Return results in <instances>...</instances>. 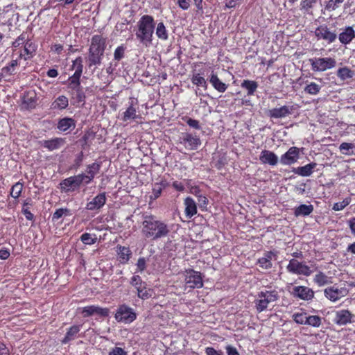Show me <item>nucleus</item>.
I'll return each mask as SVG.
<instances>
[{
	"instance_id": "nucleus-1",
	"label": "nucleus",
	"mask_w": 355,
	"mask_h": 355,
	"mask_svg": "<svg viewBox=\"0 0 355 355\" xmlns=\"http://www.w3.org/2000/svg\"><path fill=\"white\" fill-rule=\"evenodd\" d=\"M142 234L146 239L158 240L168 236L170 229L164 222L157 220L154 216H146L142 223Z\"/></svg>"
},
{
	"instance_id": "nucleus-2",
	"label": "nucleus",
	"mask_w": 355,
	"mask_h": 355,
	"mask_svg": "<svg viewBox=\"0 0 355 355\" xmlns=\"http://www.w3.org/2000/svg\"><path fill=\"white\" fill-rule=\"evenodd\" d=\"M155 23L150 15H144L137 22L138 30L136 37L139 42L148 46L152 43Z\"/></svg>"
},
{
	"instance_id": "nucleus-3",
	"label": "nucleus",
	"mask_w": 355,
	"mask_h": 355,
	"mask_svg": "<svg viewBox=\"0 0 355 355\" xmlns=\"http://www.w3.org/2000/svg\"><path fill=\"white\" fill-rule=\"evenodd\" d=\"M105 48V41L101 35H94L91 40L89 50V66L98 65L101 62Z\"/></svg>"
},
{
	"instance_id": "nucleus-4",
	"label": "nucleus",
	"mask_w": 355,
	"mask_h": 355,
	"mask_svg": "<svg viewBox=\"0 0 355 355\" xmlns=\"http://www.w3.org/2000/svg\"><path fill=\"white\" fill-rule=\"evenodd\" d=\"M278 299V293L276 291H261L258 294V299L255 301L256 309L258 312L266 310L270 302H274Z\"/></svg>"
},
{
	"instance_id": "nucleus-5",
	"label": "nucleus",
	"mask_w": 355,
	"mask_h": 355,
	"mask_svg": "<svg viewBox=\"0 0 355 355\" xmlns=\"http://www.w3.org/2000/svg\"><path fill=\"white\" fill-rule=\"evenodd\" d=\"M313 71H324L333 69L336 65V61L332 58H318L309 60Z\"/></svg>"
},
{
	"instance_id": "nucleus-6",
	"label": "nucleus",
	"mask_w": 355,
	"mask_h": 355,
	"mask_svg": "<svg viewBox=\"0 0 355 355\" xmlns=\"http://www.w3.org/2000/svg\"><path fill=\"white\" fill-rule=\"evenodd\" d=\"M83 183H84L83 178L78 174L62 180L60 183V188L62 192L69 193L79 189Z\"/></svg>"
},
{
	"instance_id": "nucleus-7",
	"label": "nucleus",
	"mask_w": 355,
	"mask_h": 355,
	"mask_svg": "<svg viewBox=\"0 0 355 355\" xmlns=\"http://www.w3.org/2000/svg\"><path fill=\"white\" fill-rule=\"evenodd\" d=\"M115 319L118 322L129 324L136 319V313L133 309L125 304L121 305L115 314Z\"/></svg>"
},
{
	"instance_id": "nucleus-8",
	"label": "nucleus",
	"mask_w": 355,
	"mask_h": 355,
	"mask_svg": "<svg viewBox=\"0 0 355 355\" xmlns=\"http://www.w3.org/2000/svg\"><path fill=\"white\" fill-rule=\"evenodd\" d=\"M314 34L318 40H322L328 44L334 42L337 38L336 33L331 31L326 24L318 26L315 30Z\"/></svg>"
},
{
	"instance_id": "nucleus-9",
	"label": "nucleus",
	"mask_w": 355,
	"mask_h": 355,
	"mask_svg": "<svg viewBox=\"0 0 355 355\" xmlns=\"http://www.w3.org/2000/svg\"><path fill=\"white\" fill-rule=\"evenodd\" d=\"M324 296L331 302H336L348 294V290L345 287L332 286L327 287L324 291Z\"/></svg>"
},
{
	"instance_id": "nucleus-10",
	"label": "nucleus",
	"mask_w": 355,
	"mask_h": 355,
	"mask_svg": "<svg viewBox=\"0 0 355 355\" xmlns=\"http://www.w3.org/2000/svg\"><path fill=\"white\" fill-rule=\"evenodd\" d=\"M185 282L190 288H202L203 286L200 273L193 270H186Z\"/></svg>"
},
{
	"instance_id": "nucleus-11",
	"label": "nucleus",
	"mask_w": 355,
	"mask_h": 355,
	"mask_svg": "<svg viewBox=\"0 0 355 355\" xmlns=\"http://www.w3.org/2000/svg\"><path fill=\"white\" fill-rule=\"evenodd\" d=\"M286 268L288 272L297 275L309 276L312 273L311 270L308 266L299 262L295 259L290 260Z\"/></svg>"
},
{
	"instance_id": "nucleus-12",
	"label": "nucleus",
	"mask_w": 355,
	"mask_h": 355,
	"mask_svg": "<svg viewBox=\"0 0 355 355\" xmlns=\"http://www.w3.org/2000/svg\"><path fill=\"white\" fill-rule=\"evenodd\" d=\"M334 322L338 325H346L355 322V315L349 310H340L336 312Z\"/></svg>"
},
{
	"instance_id": "nucleus-13",
	"label": "nucleus",
	"mask_w": 355,
	"mask_h": 355,
	"mask_svg": "<svg viewBox=\"0 0 355 355\" xmlns=\"http://www.w3.org/2000/svg\"><path fill=\"white\" fill-rule=\"evenodd\" d=\"M180 143L189 150H196L201 144L200 139L197 136L190 133H184L180 137Z\"/></svg>"
},
{
	"instance_id": "nucleus-14",
	"label": "nucleus",
	"mask_w": 355,
	"mask_h": 355,
	"mask_svg": "<svg viewBox=\"0 0 355 355\" xmlns=\"http://www.w3.org/2000/svg\"><path fill=\"white\" fill-rule=\"evenodd\" d=\"M106 200L105 193H101L87 202L85 209L88 211L99 210L105 205Z\"/></svg>"
},
{
	"instance_id": "nucleus-15",
	"label": "nucleus",
	"mask_w": 355,
	"mask_h": 355,
	"mask_svg": "<svg viewBox=\"0 0 355 355\" xmlns=\"http://www.w3.org/2000/svg\"><path fill=\"white\" fill-rule=\"evenodd\" d=\"M109 312L110 311L107 308H101L94 305L83 307L81 311V313L83 317H89L94 315L107 317L109 315Z\"/></svg>"
},
{
	"instance_id": "nucleus-16",
	"label": "nucleus",
	"mask_w": 355,
	"mask_h": 355,
	"mask_svg": "<svg viewBox=\"0 0 355 355\" xmlns=\"http://www.w3.org/2000/svg\"><path fill=\"white\" fill-rule=\"evenodd\" d=\"M299 158V148L291 147L286 153L280 157V163L283 165H291L295 163Z\"/></svg>"
},
{
	"instance_id": "nucleus-17",
	"label": "nucleus",
	"mask_w": 355,
	"mask_h": 355,
	"mask_svg": "<svg viewBox=\"0 0 355 355\" xmlns=\"http://www.w3.org/2000/svg\"><path fill=\"white\" fill-rule=\"evenodd\" d=\"M100 168H101V164L99 163L94 162L91 164H89L87 166V169H86L87 174H85V173L80 174L81 178H83L84 183L85 184H89L93 180L95 175L99 173Z\"/></svg>"
},
{
	"instance_id": "nucleus-18",
	"label": "nucleus",
	"mask_w": 355,
	"mask_h": 355,
	"mask_svg": "<svg viewBox=\"0 0 355 355\" xmlns=\"http://www.w3.org/2000/svg\"><path fill=\"white\" fill-rule=\"evenodd\" d=\"M294 297L303 300H310L314 297V292L310 288L306 286H295L292 292Z\"/></svg>"
},
{
	"instance_id": "nucleus-19",
	"label": "nucleus",
	"mask_w": 355,
	"mask_h": 355,
	"mask_svg": "<svg viewBox=\"0 0 355 355\" xmlns=\"http://www.w3.org/2000/svg\"><path fill=\"white\" fill-rule=\"evenodd\" d=\"M337 37L342 44H349L355 38V31L352 26H346L342 29Z\"/></svg>"
},
{
	"instance_id": "nucleus-20",
	"label": "nucleus",
	"mask_w": 355,
	"mask_h": 355,
	"mask_svg": "<svg viewBox=\"0 0 355 355\" xmlns=\"http://www.w3.org/2000/svg\"><path fill=\"white\" fill-rule=\"evenodd\" d=\"M259 160L262 164L275 166L278 163V157L272 151L263 150L261 152Z\"/></svg>"
},
{
	"instance_id": "nucleus-21",
	"label": "nucleus",
	"mask_w": 355,
	"mask_h": 355,
	"mask_svg": "<svg viewBox=\"0 0 355 355\" xmlns=\"http://www.w3.org/2000/svg\"><path fill=\"white\" fill-rule=\"evenodd\" d=\"M293 110V106H282L281 107H276L269 111V116L271 118L279 119L284 118L292 114Z\"/></svg>"
},
{
	"instance_id": "nucleus-22",
	"label": "nucleus",
	"mask_w": 355,
	"mask_h": 355,
	"mask_svg": "<svg viewBox=\"0 0 355 355\" xmlns=\"http://www.w3.org/2000/svg\"><path fill=\"white\" fill-rule=\"evenodd\" d=\"M41 146L52 151L61 148L65 144V139L62 138H54L49 140L40 141Z\"/></svg>"
},
{
	"instance_id": "nucleus-23",
	"label": "nucleus",
	"mask_w": 355,
	"mask_h": 355,
	"mask_svg": "<svg viewBox=\"0 0 355 355\" xmlns=\"http://www.w3.org/2000/svg\"><path fill=\"white\" fill-rule=\"evenodd\" d=\"M316 166V163L311 162L304 166L294 168L293 169V172L302 177H309L313 173V169L315 168Z\"/></svg>"
},
{
	"instance_id": "nucleus-24",
	"label": "nucleus",
	"mask_w": 355,
	"mask_h": 355,
	"mask_svg": "<svg viewBox=\"0 0 355 355\" xmlns=\"http://www.w3.org/2000/svg\"><path fill=\"white\" fill-rule=\"evenodd\" d=\"M185 214L189 218H191L197 213V207L196 202L190 197H187L184 200Z\"/></svg>"
},
{
	"instance_id": "nucleus-25",
	"label": "nucleus",
	"mask_w": 355,
	"mask_h": 355,
	"mask_svg": "<svg viewBox=\"0 0 355 355\" xmlns=\"http://www.w3.org/2000/svg\"><path fill=\"white\" fill-rule=\"evenodd\" d=\"M209 82L214 88L219 92H224L227 88V85L222 82L218 76L214 73L209 76Z\"/></svg>"
},
{
	"instance_id": "nucleus-26",
	"label": "nucleus",
	"mask_w": 355,
	"mask_h": 355,
	"mask_svg": "<svg viewBox=\"0 0 355 355\" xmlns=\"http://www.w3.org/2000/svg\"><path fill=\"white\" fill-rule=\"evenodd\" d=\"M81 325H73L68 329L62 343L67 344L76 338L78 333L80 330Z\"/></svg>"
},
{
	"instance_id": "nucleus-27",
	"label": "nucleus",
	"mask_w": 355,
	"mask_h": 355,
	"mask_svg": "<svg viewBox=\"0 0 355 355\" xmlns=\"http://www.w3.org/2000/svg\"><path fill=\"white\" fill-rule=\"evenodd\" d=\"M313 211L312 205H301L295 209L294 214L295 216H306L310 215Z\"/></svg>"
},
{
	"instance_id": "nucleus-28",
	"label": "nucleus",
	"mask_w": 355,
	"mask_h": 355,
	"mask_svg": "<svg viewBox=\"0 0 355 355\" xmlns=\"http://www.w3.org/2000/svg\"><path fill=\"white\" fill-rule=\"evenodd\" d=\"M76 127L75 121L71 118H63L58 123V128L61 131H67Z\"/></svg>"
},
{
	"instance_id": "nucleus-29",
	"label": "nucleus",
	"mask_w": 355,
	"mask_h": 355,
	"mask_svg": "<svg viewBox=\"0 0 355 355\" xmlns=\"http://www.w3.org/2000/svg\"><path fill=\"white\" fill-rule=\"evenodd\" d=\"M36 51V46L31 42H27L24 46V53H21L19 57L24 58V60H27L32 58Z\"/></svg>"
},
{
	"instance_id": "nucleus-30",
	"label": "nucleus",
	"mask_w": 355,
	"mask_h": 355,
	"mask_svg": "<svg viewBox=\"0 0 355 355\" xmlns=\"http://www.w3.org/2000/svg\"><path fill=\"white\" fill-rule=\"evenodd\" d=\"M274 254L272 252H268L263 257L259 259L258 264L263 269H269L272 267V258Z\"/></svg>"
},
{
	"instance_id": "nucleus-31",
	"label": "nucleus",
	"mask_w": 355,
	"mask_h": 355,
	"mask_svg": "<svg viewBox=\"0 0 355 355\" xmlns=\"http://www.w3.org/2000/svg\"><path fill=\"white\" fill-rule=\"evenodd\" d=\"M241 86L248 90V95H253L258 87V83L254 80H244Z\"/></svg>"
},
{
	"instance_id": "nucleus-32",
	"label": "nucleus",
	"mask_w": 355,
	"mask_h": 355,
	"mask_svg": "<svg viewBox=\"0 0 355 355\" xmlns=\"http://www.w3.org/2000/svg\"><path fill=\"white\" fill-rule=\"evenodd\" d=\"M68 105V98L65 96H60L54 101L52 107L54 109L63 110L65 109Z\"/></svg>"
},
{
	"instance_id": "nucleus-33",
	"label": "nucleus",
	"mask_w": 355,
	"mask_h": 355,
	"mask_svg": "<svg viewBox=\"0 0 355 355\" xmlns=\"http://www.w3.org/2000/svg\"><path fill=\"white\" fill-rule=\"evenodd\" d=\"M337 76L341 80H345L347 79L353 78L354 76V72L349 69L348 67H345L340 68L337 71Z\"/></svg>"
},
{
	"instance_id": "nucleus-34",
	"label": "nucleus",
	"mask_w": 355,
	"mask_h": 355,
	"mask_svg": "<svg viewBox=\"0 0 355 355\" xmlns=\"http://www.w3.org/2000/svg\"><path fill=\"white\" fill-rule=\"evenodd\" d=\"M191 82L193 85L198 87H202L205 89H207V83L204 77L201 76L199 73H194L191 78Z\"/></svg>"
},
{
	"instance_id": "nucleus-35",
	"label": "nucleus",
	"mask_w": 355,
	"mask_h": 355,
	"mask_svg": "<svg viewBox=\"0 0 355 355\" xmlns=\"http://www.w3.org/2000/svg\"><path fill=\"white\" fill-rule=\"evenodd\" d=\"M156 35L157 37L162 40H168V31L162 22L157 24L156 28Z\"/></svg>"
},
{
	"instance_id": "nucleus-36",
	"label": "nucleus",
	"mask_w": 355,
	"mask_h": 355,
	"mask_svg": "<svg viewBox=\"0 0 355 355\" xmlns=\"http://www.w3.org/2000/svg\"><path fill=\"white\" fill-rule=\"evenodd\" d=\"M314 282L319 286H324L331 282L329 278L322 272H319L318 274L315 275Z\"/></svg>"
},
{
	"instance_id": "nucleus-37",
	"label": "nucleus",
	"mask_w": 355,
	"mask_h": 355,
	"mask_svg": "<svg viewBox=\"0 0 355 355\" xmlns=\"http://www.w3.org/2000/svg\"><path fill=\"white\" fill-rule=\"evenodd\" d=\"M80 76H81L80 75L73 73L71 77H69L68 80L69 87L73 90L81 88L80 82Z\"/></svg>"
},
{
	"instance_id": "nucleus-38",
	"label": "nucleus",
	"mask_w": 355,
	"mask_h": 355,
	"mask_svg": "<svg viewBox=\"0 0 355 355\" xmlns=\"http://www.w3.org/2000/svg\"><path fill=\"white\" fill-rule=\"evenodd\" d=\"M130 283L132 286L135 287L137 291L146 286V284L142 281L141 277L139 275L132 276Z\"/></svg>"
},
{
	"instance_id": "nucleus-39",
	"label": "nucleus",
	"mask_w": 355,
	"mask_h": 355,
	"mask_svg": "<svg viewBox=\"0 0 355 355\" xmlns=\"http://www.w3.org/2000/svg\"><path fill=\"white\" fill-rule=\"evenodd\" d=\"M321 89V86L315 83H311L304 87V92L311 95L318 94Z\"/></svg>"
},
{
	"instance_id": "nucleus-40",
	"label": "nucleus",
	"mask_w": 355,
	"mask_h": 355,
	"mask_svg": "<svg viewBox=\"0 0 355 355\" xmlns=\"http://www.w3.org/2000/svg\"><path fill=\"white\" fill-rule=\"evenodd\" d=\"M322 324L321 318L318 315H308L306 325L319 327Z\"/></svg>"
},
{
	"instance_id": "nucleus-41",
	"label": "nucleus",
	"mask_w": 355,
	"mask_h": 355,
	"mask_svg": "<svg viewBox=\"0 0 355 355\" xmlns=\"http://www.w3.org/2000/svg\"><path fill=\"white\" fill-rule=\"evenodd\" d=\"M72 68L75 70V72H74L75 74L80 75V76L82 75L83 65V59L81 57L77 58L73 62Z\"/></svg>"
},
{
	"instance_id": "nucleus-42",
	"label": "nucleus",
	"mask_w": 355,
	"mask_h": 355,
	"mask_svg": "<svg viewBox=\"0 0 355 355\" xmlns=\"http://www.w3.org/2000/svg\"><path fill=\"white\" fill-rule=\"evenodd\" d=\"M136 109L131 105H130L126 111L123 113V121H128L129 119H134L136 118Z\"/></svg>"
},
{
	"instance_id": "nucleus-43",
	"label": "nucleus",
	"mask_w": 355,
	"mask_h": 355,
	"mask_svg": "<svg viewBox=\"0 0 355 355\" xmlns=\"http://www.w3.org/2000/svg\"><path fill=\"white\" fill-rule=\"evenodd\" d=\"M71 214H72L71 212V210H69V209L60 208V209H57L54 212V214L53 215V220H58L59 218H60L63 216H71Z\"/></svg>"
},
{
	"instance_id": "nucleus-44",
	"label": "nucleus",
	"mask_w": 355,
	"mask_h": 355,
	"mask_svg": "<svg viewBox=\"0 0 355 355\" xmlns=\"http://www.w3.org/2000/svg\"><path fill=\"white\" fill-rule=\"evenodd\" d=\"M23 189V184L20 182H17L15 184L11 189L10 195L14 198H17L19 197L21 191Z\"/></svg>"
},
{
	"instance_id": "nucleus-45",
	"label": "nucleus",
	"mask_w": 355,
	"mask_h": 355,
	"mask_svg": "<svg viewBox=\"0 0 355 355\" xmlns=\"http://www.w3.org/2000/svg\"><path fill=\"white\" fill-rule=\"evenodd\" d=\"M293 318L296 323L300 324H306V320L308 318L306 313L302 312V313H295L293 315Z\"/></svg>"
},
{
	"instance_id": "nucleus-46",
	"label": "nucleus",
	"mask_w": 355,
	"mask_h": 355,
	"mask_svg": "<svg viewBox=\"0 0 355 355\" xmlns=\"http://www.w3.org/2000/svg\"><path fill=\"white\" fill-rule=\"evenodd\" d=\"M354 145L351 143L343 142L340 145L339 149L343 154L345 155H352L353 152L349 150L354 148Z\"/></svg>"
},
{
	"instance_id": "nucleus-47",
	"label": "nucleus",
	"mask_w": 355,
	"mask_h": 355,
	"mask_svg": "<svg viewBox=\"0 0 355 355\" xmlns=\"http://www.w3.org/2000/svg\"><path fill=\"white\" fill-rule=\"evenodd\" d=\"M96 240L97 239L95 236L94 237H92L89 233H84L80 236V241L85 245L94 244Z\"/></svg>"
},
{
	"instance_id": "nucleus-48",
	"label": "nucleus",
	"mask_w": 355,
	"mask_h": 355,
	"mask_svg": "<svg viewBox=\"0 0 355 355\" xmlns=\"http://www.w3.org/2000/svg\"><path fill=\"white\" fill-rule=\"evenodd\" d=\"M130 250L128 248L125 247H120L119 256L123 262H127L130 259Z\"/></svg>"
},
{
	"instance_id": "nucleus-49",
	"label": "nucleus",
	"mask_w": 355,
	"mask_h": 355,
	"mask_svg": "<svg viewBox=\"0 0 355 355\" xmlns=\"http://www.w3.org/2000/svg\"><path fill=\"white\" fill-rule=\"evenodd\" d=\"M151 290L147 289L146 286L137 291V296L142 300H147L151 297Z\"/></svg>"
},
{
	"instance_id": "nucleus-50",
	"label": "nucleus",
	"mask_w": 355,
	"mask_h": 355,
	"mask_svg": "<svg viewBox=\"0 0 355 355\" xmlns=\"http://www.w3.org/2000/svg\"><path fill=\"white\" fill-rule=\"evenodd\" d=\"M15 69L10 67L9 65L3 67L0 72V81L3 78L10 76L15 73Z\"/></svg>"
},
{
	"instance_id": "nucleus-51",
	"label": "nucleus",
	"mask_w": 355,
	"mask_h": 355,
	"mask_svg": "<svg viewBox=\"0 0 355 355\" xmlns=\"http://www.w3.org/2000/svg\"><path fill=\"white\" fill-rule=\"evenodd\" d=\"M125 48L121 45L118 46L114 53V58L115 60L119 61L124 57Z\"/></svg>"
},
{
	"instance_id": "nucleus-52",
	"label": "nucleus",
	"mask_w": 355,
	"mask_h": 355,
	"mask_svg": "<svg viewBox=\"0 0 355 355\" xmlns=\"http://www.w3.org/2000/svg\"><path fill=\"white\" fill-rule=\"evenodd\" d=\"M349 202L350 200L348 198H345L342 202L335 203L332 209L334 211L343 210L345 207H347L349 204Z\"/></svg>"
},
{
	"instance_id": "nucleus-53",
	"label": "nucleus",
	"mask_w": 355,
	"mask_h": 355,
	"mask_svg": "<svg viewBox=\"0 0 355 355\" xmlns=\"http://www.w3.org/2000/svg\"><path fill=\"white\" fill-rule=\"evenodd\" d=\"M184 121L191 128H193L196 130H200L201 126L200 125V122L198 120L187 117Z\"/></svg>"
},
{
	"instance_id": "nucleus-54",
	"label": "nucleus",
	"mask_w": 355,
	"mask_h": 355,
	"mask_svg": "<svg viewBox=\"0 0 355 355\" xmlns=\"http://www.w3.org/2000/svg\"><path fill=\"white\" fill-rule=\"evenodd\" d=\"M316 3L315 0H304L301 3V9L308 10Z\"/></svg>"
},
{
	"instance_id": "nucleus-55",
	"label": "nucleus",
	"mask_w": 355,
	"mask_h": 355,
	"mask_svg": "<svg viewBox=\"0 0 355 355\" xmlns=\"http://www.w3.org/2000/svg\"><path fill=\"white\" fill-rule=\"evenodd\" d=\"M76 92V98L78 103H84L85 95L81 88L74 89Z\"/></svg>"
},
{
	"instance_id": "nucleus-56",
	"label": "nucleus",
	"mask_w": 355,
	"mask_h": 355,
	"mask_svg": "<svg viewBox=\"0 0 355 355\" xmlns=\"http://www.w3.org/2000/svg\"><path fill=\"white\" fill-rule=\"evenodd\" d=\"M339 4L336 2L335 0H329L325 5V8L328 10L333 11L338 8Z\"/></svg>"
},
{
	"instance_id": "nucleus-57",
	"label": "nucleus",
	"mask_w": 355,
	"mask_h": 355,
	"mask_svg": "<svg viewBox=\"0 0 355 355\" xmlns=\"http://www.w3.org/2000/svg\"><path fill=\"white\" fill-rule=\"evenodd\" d=\"M109 355H127V353L121 347H116L110 352Z\"/></svg>"
},
{
	"instance_id": "nucleus-58",
	"label": "nucleus",
	"mask_w": 355,
	"mask_h": 355,
	"mask_svg": "<svg viewBox=\"0 0 355 355\" xmlns=\"http://www.w3.org/2000/svg\"><path fill=\"white\" fill-rule=\"evenodd\" d=\"M207 355H224L223 352L220 350H216L214 348L208 347L205 349Z\"/></svg>"
},
{
	"instance_id": "nucleus-59",
	"label": "nucleus",
	"mask_w": 355,
	"mask_h": 355,
	"mask_svg": "<svg viewBox=\"0 0 355 355\" xmlns=\"http://www.w3.org/2000/svg\"><path fill=\"white\" fill-rule=\"evenodd\" d=\"M198 202L200 207L205 208L208 204L207 198L202 195L198 196Z\"/></svg>"
},
{
	"instance_id": "nucleus-60",
	"label": "nucleus",
	"mask_w": 355,
	"mask_h": 355,
	"mask_svg": "<svg viewBox=\"0 0 355 355\" xmlns=\"http://www.w3.org/2000/svg\"><path fill=\"white\" fill-rule=\"evenodd\" d=\"M137 266L140 272H142L146 268V259L144 257H141L138 259Z\"/></svg>"
},
{
	"instance_id": "nucleus-61",
	"label": "nucleus",
	"mask_w": 355,
	"mask_h": 355,
	"mask_svg": "<svg viewBox=\"0 0 355 355\" xmlns=\"http://www.w3.org/2000/svg\"><path fill=\"white\" fill-rule=\"evenodd\" d=\"M83 160V152H80V153H78L77 155H76V157L74 160V166L75 168H78L82 162Z\"/></svg>"
},
{
	"instance_id": "nucleus-62",
	"label": "nucleus",
	"mask_w": 355,
	"mask_h": 355,
	"mask_svg": "<svg viewBox=\"0 0 355 355\" xmlns=\"http://www.w3.org/2000/svg\"><path fill=\"white\" fill-rule=\"evenodd\" d=\"M178 3L183 10H187L190 6V0H178Z\"/></svg>"
},
{
	"instance_id": "nucleus-63",
	"label": "nucleus",
	"mask_w": 355,
	"mask_h": 355,
	"mask_svg": "<svg viewBox=\"0 0 355 355\" xmlns=\"http://www.w3.org/2000/svg\"><path fill=\"white\" fill-rule=\"evenodd\" d=\"M226 351L227 355H239V352L236 349V347L232 346V345H227L226 347Z\"/></svg>"
},
{
	"instance_id": "nucleus-64",
	"label": "nucleus",
	"mask_w": 355,
	"mask_h": 355,
	"mask_svg": "<svg viewBox=\"0 0 355 355\" xmlns=\"http://www.w3.org/2000/svg\"><path fill=\"white\" fill-rule=\"evenodd\" d=\"M347 224L352 234L355 236V218H350L347 221Z\"/></svg>"
}]
</instances>
